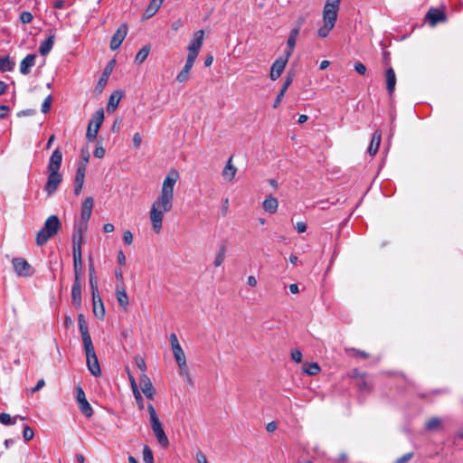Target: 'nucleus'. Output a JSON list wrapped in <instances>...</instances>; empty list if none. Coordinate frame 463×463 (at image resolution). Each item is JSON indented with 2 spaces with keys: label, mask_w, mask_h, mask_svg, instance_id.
I'll return each instance as SVG.
<instances>
[{
  "label": "nucleus",
  "mask_w": 463,
  "mask_h": 463,
  "mask_svg": "<svg viewBox=\"0 0 463 463\" xmlns=\"http://www.w3.org/2000/svg\"><path fill=\"white\" fill-rule=\"evenodd\" d=\"M71 300L77 308L81 307V284L80 280H74L71 288Z\"/></svg>",
  "instance_id": "6ab92c4d"
},
{
  "label": "nucleus",
  "mask_w": 463,
  "mask_h": 463,
  "mask_svg": "<svg viewBox=\"0 0 463 463\" xmlns=\"http://www.w3.org/2000/svg\"><path fill=\"white\" fill-rule=\"evenodd\" d=\"M237 171V167L232 163V156H231L222 171V175L226 182L231 183L234 180Z\"/></svg>",
  "instance_id": "2eb2a0df"
},
{
  "label": "nucleus",
  "mask_w": 463,
  "mask_h": 463,
  "mask_svg": "<svg viewBox=\"0 0 463 463\" xmlns=\"http://www.w3.org/2000/svg\"><path fill=\"white\" fill-rule=\"evenodd\" d=\"M90 286L92 296H95L96 294H99L97 278H90Z\"/></svg>",
  "instance_id": "3c124183"
},
{
  "label": "nucleus",
  "mask_w": 463,
  "mask_h": 463,
  "mask_svg": "<svg viewBox=\"0 0 463 463\" xmlns=\"http://www.w3.org/2000/svg\"><path fill=\"white\" fill-rule=\"evenodd\" d=\"M174 357L178 365H184V363L186 362L184 352L182 348V346L175 348L172 350Z\"/></svg>",
  "instance_id": "4c0bfd02"
},
{
  "label": "nucleus",
  "mask_w": 463,
  "mask_h": 463,
  "mask_svg": "<svg viewBox=\"0 0 463 463\" xmlns=\"http://www.w3.org/2000/svg\"><path fill=\"white\" fill-rule=\"evenodd\" d=\"M425 20L431 25L435 26L439 23L445 22L447 20L446 14L438 9V8H430L425 17Z\"/></svg>",
  "instance_id": "f8f14e48"
},
{
  "label": "nucleus",
  "mask_w": 463,
  "mask_h": 463,
  "mask_svg": "<svg viewBox=\"0 0 463 463\" xmlns=\"http://www.w3.org/2000/svg\"><path fill=\"white\" fill-rule=\"evenodd\" d=\"M196 460L198 463H208L206 457L202 452L196 454Z\"/></svg>",
  "instance_id": "774afa93"
},
{
  "label": "nucleus",
  "mask_w": 463,
  "mask_h": 463,
  "mask_svg": "<svg viewBox=\"0 0 463 463\" xmlns=\"http://www.w3.org/2000/svg\"><path fill=\"white\" fill-rule=\"evenodd\" d=\"M413 455V452L406 453L401 458H397L393 463H406L412 458Z\"/></svg>",
  "instance_id": "6e6d98bb"
},
{
  "label": "nucleus",
  "mask_w": 463,
  "mask_h": 463,
  "mask_svg": "<svg viewBox=\"0 0 463 463\" xmlns=\"http://www.w3.org/2000/svg\"><path fill=\"white\" fill-rule=\"evenodd\" d=\"M169 341L171 344L172 350L181 346L178 342V338H177L176 335L174 333L170 335Z\"/></svg>",
  "instance_id": "13d9d810"
},
{
  "label": "nucleus",
  "mask_w": 463,
  "mask_h": 463,
  "mask_svg": "<svg viewBox=\"0 0 463 463\" xmlns=\"http://www.w3.org/2000/svg\"><path fill=\"white\" fill-rule=\"evenodd\" d=\"M93 198L89 196L87 197L81 205L80 218L84 224H87L88 221L90 219L92 208H93Z\"/></svg>",
  "instance_id": "f3484780"
},
{
  "label": "nucleus",
  "mask_w": 463,
  "mask_h": 463,
  "mask_svg": "<svg viewBox=\"0 0 463 463\" xmlns=\"http://www.w3.org/2000/svg\"><path fill=\"white\" fill-rule=\"evenodd\" d=\"M279 207V201L276 197L269 195L262 203V209L268 213H275Z\"/></svg>",
  "instance_id": "b1692460"
},
{
  "label": "nucleus",
  "mask_w": 463,
  "mask_h": 463,
  "mask_svg": "<svg viewBox=\"0 0 463 463\" xmlns=\"http://www.w3.org/2000/svg\"><path fill=\"white\" fill-rule=\"evenodd\" d=\"M341 0H326L323 8V25L318 28L317 35L326 38L334 29L340 8Z\"/></svg>",
  "instance_id": "7ed1b4c3"
},
{
  "label": "nucleus",
  "mask_w": 463,
  "mask_h": 463,
  "mask_svg": "<svg viewBox=\"0 0 463 463\" xmlns=\"http://www.w3.org/2000/svg\"><path fill=\"white\" fill-rule=\"evenodd\" d=\"M345 352L350 353L352 354V356H354V357L359 356L364 359H366L369 357V354L367 353H365L364 351H361V350H358V349H355L353 347L345 348Z\"/></svg>",
  "instance_id": "c03bdc74"
},
{
  "label": "nucleus",
  "mask_w": 463,
  "mask_h": 463,
  "mask_svg": "<svg viewBox=\"0 0 463 463\" xmlns=\"http://www.w3.org/2000/svg\"><path fill=\"white\" fill-rule=\"evenodd\" d=\"M92 306L94 316L98 319L103 320L105 317V307L99 294L92 296Z\"/></svg>",
  "instance_id": "dca6fc26"
},
{
  "label": "nucleus",
  "mask_w": 463,
  "mask_h": 463,
  "mask_svg": "<svg viewBox=\"0 0 463 463\" xmlns=\"http://www.w3.org/2000/svg\"><path fill=\"white\" fill-rule=\"evenodd\" d=\"M85 164H78L76 175H75V184H83L85 179Z\"/></svg>",
  "instance_id": "f704fd0d"
},
{
  "label": "nucleus",
  "mask_w": 463,
  "mask_h": 463,
  "mask_svg": "<svg viewBox=\"0 0 463 463\" xmlns=\"http://www.w3.org/2000/svg\"><path fill=\"white\" fill-rule=\"evenodd\" d=\"M204 33L198 30L194 33L191 43L188 46V55L197 58L199 52L203 43Z\"/></svg>",
  "instance_id": "6e6552de"
},
{
  "label": "nucleus",
  "mask_w": 463,
  "mask_h": 463,
  "mask_svg": "<svg viewBox=\"0 0 463 463\" xmlns=\"http://www.w3.org/2000/svg\"><path fill=\"white\" fill-rule=\"evenodd\" d=\"M385 83L386 89L390 96H392L395 90L396 75L392 68H389L385 71Z\"/></svg>",
  "instance_id": "aec40b11"
},
{
  "label": "nucleus",
  "mask_w": 463,
  "mask_h": 463,
  "mask_svg": "<svg viewBox=\"0 0 463 463\" xmlns=\"http://www.w3.org/2000/svg\"><path fill=\"white\" fill-rule=\"evenodd\" d=\"M127 371H128V380L130 382L131 388L134 392L135 398L137 402L139 409L142 410L144 408L143 399H142V396L137 389L136 380H135L134 376L129 373V370L128 368H127Z\"/></svg>",
  "instance_id": "7c9ffc66"
},
{
  "label": "nucleus",
  "mask_w": 463,
  "mask_h": 463,
  "mask_svg": "<svg viewBox=\"0 0 463 463\" xmlns=\"http://www.w3.org/2000/svg\"><path fill=\"white\" fill-rule=\"evenodd\" d=\"M20 20L23 24H30L33 20V14L27 11L22 12L20 14Z\"/></svg>",
  "instance_id": "8fccbe9b"
},
{
  "label": "nucleus",
  "mask_w": 463,
  "mask_h": 463,
  "mask_svg": "<svg viewBox=\"0 0 463 463\" xmlns=\"http://www.w3.org/2000/svg\"><path fill=\"white\" fill-rule=\"evenodd\" d=\"M80 156H81L82 162H80V164H85V167H86L87 163L89 162V157H90L89 151L82 149L81 153H80Z\"/></svg>",
  "instance_id": "0e129e2a"
},
{
  "label": "nucleus",
  "mask_w": 463,
  "mask_h": 463,
  "mask_svg": "<svg viewBox=\"0 0 463 463\" xmlns=\"http://www.w3.org/2000/svg\"><path fill=\"white\" fill-rule=\"evenodd\" d=\"M72 256H73L74 280H80V276L82 273L81 253H72Z\"/></svg>",
  "instance_id": "c756f323"
},
{
  "label": "nucleus",
  "mask_w": 463,
  "mask_h": 463,
  "mask_svg": "<svg viewBox=\"0 0 463 463\" xmlns=\"http://www.w3.org/2000/svg\"><path fill=\"white\" fill-rule=\"evenodd\" d=\"M179 178L178 171L175 168L170 169L163 181L159 195L151 205L149 220L156 233L162 230L165 213L173 208L175 185Z\"/></svg>",
  "instance_id": "f257e3e1"
},
{
  "label": "nucleus",
  "mask_w": 463,
  "mask_h": 463,
  "mask_svg": "<svg viewBox=\"0 0 463 463\" xmlns=\"http://www.w3.org/2000/svg\"><path fill=\"white\" fill-rule=\"evenodd\" d=\"M33 430L29 426H24V431H23V437L25 441H29L33 439Z\"/></svg>",
  "instance_id": "09e8293b"
},
{
  "label": "nucleus",
  "mask_w": 463,
  "mask_h": 463,
  "mask_svg": "<svg viewBox=\"0 0 463 463\" xmlns=\"http://www.w3.org/2000/svg\"><path fill=\"white\" fill-rule=\"evenodd\" d=\"M179 366V374L183 377H184L187 381V383H189L190 384H192V378H191V375L189 373V370H188V366H187V364L186 362L184 363V365H178Z\"/></svg>",
  "instance_id": "37998d69"
},
{
  "label": "nucleus",
  "mask_w": 463,
  "mask_h": 463,
  "mask_svg": "<svg viewBox=\"0 0 463 463\" xmlns=\"http://www.w3.org/2000/svg\"><path fill=\"white\" fill-rule=\"evenodd\" d=\"M15 273L20 277H30L33 274V267L24 258H14L12 260Z\"/></svg>",
  "instance_id": "0eeeda50"
},
{
  "label": "nucleus",
  "mask_w": 463,
  "mask_h": 463,
  "mask_svg": "<svg viewBox=\"0 0 463 463\" xmlns=\"http://www.w3.org/2000/svg\"><path fill=\"white\" fill-rule=\"evenodd\" d=\"M14 62L9 58V56L0 57L1 71H11L14 70Z\"/></svg>",
  "instance_id": "473e14b6"
},
{
  "label": "nucleus",
  "mask_w": 463,
  "mask_h": 463,
  "mask_svg": "<svg viewBox=\"0 0 463 463\" xmlns=\"http://www.w3.org/2000/svg\"><path fill=\"white\" fill-rule=\"evenodd\" d=\"M77 402L80 411L86 416L90 417L93 413L92 408L86 399L85 392L80 386L77 387Z\"/></svg>",
  "instance_id": "9b49d317"
},
{
  "label": "nucleus",
  "mask_w": 463,
  "mask_h": 463,
  "mask_svg": "<svg viewBox=\"0 0 463 463\" xmlns=\"http://www.w3.org/2000/svg\"><path fill=\"white\" fill-rule=\"evenodd\" d=\"M441 428H442L441 420L437 417L430 418L426 423V429L428 430H440Z\"/></svg>",
  "instance_id": "e433bc0d"
},
{
  "label": "nucleus",
  "mask_w": 463,
  "mask_h": 463,
  "mask_svg": "<svg viewBox=\"0 0 463 463\" xmlns=\"http://www.w3.org/2000/svg\"><path fill=\"white\" fill-rule=\"evenodd\" d=\"M225 259V250L224 248H221L220 250L216 253L213 260V265L215 267H220Z\"/></svg>",
  "instance_id": "79ce46f5"
},
{
  "label": "nucleus",
  "mask_w": 463,
  "mask_h": 463,
  "mask_svg": "<svg viewBox=\"0 0 463 463\" xmlns=\"http://www.w3.org/2000/svg\"><path fill=\"white\" fill-rule=\"evenodd\" d=\"M291 358L294 362L298 364L302 360V353L299 350L295 349L291 352Z\"/></svg>",
  "instance_id": "4d7b16f0"
},
{
  "label": "nucleus",
  "mask_w": 463,
  "mask_h": 463,
  "mask_svg": "<svg viewBox=\"0 0 463 463\" xmlns=\"http://www.w3.org/2000/svg\"><path fill=\"white\" fill-rule=\"evenodd\" d=\"M54 44V35H50L44 42H43L39 48V52L45 56L47 55Z\"/></svg>",
  "instance_id": "2f4dec72"
},
{
  "label": "nucleus",
  "mask_w": 463,
  "mask_h": 463,
  "mask_svg": "<svg viewBox=\"0 0 463 463\" xmlns=\"http://www.w3.org/2000/svg\"><path fill=\"white\" fill-rule=\"evenodd\" d=\"M135 361H136L137 366L140 369V371L143 373H145V372L146 370V365L145 360L142 357L137 355L135 357Z\"/></svg>",
  "instance_id": "603ef678"
},
{
  "label": "nucleus",
  "mask_w": 463,
  "mask_h": 463,
  "mask_svg": "<svg viewBox=\"0 0 463 463\" xmlns=\"http://www.w3.org/2000/svg\"><path fill=\"white\" fill-rule=\"evenodd\" d=\"M142 138L139 133H136L133 136V145L136 148H138L140 146Z\"/></svg>",
  "instance_id": "e2e57ef3"
},
{
  "label": "nucleus",
  "mask_w": 463,
  "mask_h": 463,
  "mask_svg": "<svg viewBox=\"0 0 463 463\" xmlns=\"http://www.w3.org/2000/svg\"><path fill=\"white\" fill-rule=\"evenodd\" d=\"M189 76H190L189 72H187V71L185 72L184 71L182 70L176 75V80L180 83L184 82L189 79Z\"/></svg>",
  "instance_id": "864d4df0"
},
{
  "label": "nucleus",
  "mask_w": 463,
  "mask_h": 463,
  "mask_svg": "<svg viewBox=\"0 0 463 463\" xmlns=\"http://www.w3.org/2000/svg\"><path fill=\"white\" fill-rule=\"evenodd\" d=\"M143 460L145 463H155L153 451L147 445L143 447Z\"/></svg>",
  "instance_id": "58836bf2"
},
{
  "label": "nucleus",
  "mask_w": 463,
  "mask_h": 463,
  "mask_svg": "<svg viewBox=\"0 0 463 463\" xmlns=\"http://www.w3.org/2000/svg\"><path fill=\"white\" fill-rule=\"evenodd\" d=\"M195 60H196L195 57L187 55L185 64H184V68L182 70L184 71L185 72L187 71V72L190 73Z\"/></svg>",
  "instance_id": "de8ad7c7"
},
{
  "label": "nucleus",
  "mask_w": 463,
  "mask_h": 463,
  "mask_svg": "<svg viewBox=\"0 0 463 463\" xmlns=\"http://www.w3.org/2000/svg\"><path fill=\"white\" fill-rule=\"evenodd\" d=\"M123 93L120 90H116L113 93H111L107 109L109 112H113L118 106L120 99H122Z\"/></svg>",
  "instance_id": "bb28decb"
},
{
  "label": "nucleus",
  "mask_w": 463,
  "mask_h": 463,
  "mask_svg": "<svg viewBox=\"0 0 463 463\" xmlns=\"http://www.w3.org/2000/svg\"><path fill=\"white\" fill-rule=\"evenodd\" d=\"M45 385V382L43 379H41L37 382L36 385L32 389V392H36L40 391Z\"/></svg>",
  "instance_id": "338daca9"
},
{
  "label": "nucleus",
  "mask_w": 463,
  "mask_h": 463,
  "mask_svg": "<svg viewBox=\"0 0 463 463\" xmlns=\"http://www.w3.org/2000/svg\"><path fill=\"white\" fill-rule=\"evenodd\" d=\"M354 70L360 75H364L366 72V67L359 61L354 63Z\"/></svg>",
  "instance_id": "bf43d9fd"
},
{
  "label": "nucleus",
  "mask_w": 463,
  "mask_h": 463,
  "mask_svg": "<svg viewBox=\"0 0 463 463\" xmlns=\"http://www.w3.org/2000/svg\"><path fill=\"white\" fill-rule=\"evenodd\" d=\"M93 155L97 158H103L105 156V149L102 146H98L94 150Z\"/></svg>",
  "instance_id": "052dcab7"
},
{
  "label": "nucleus",
  "mask_w": 463,
  "mask_h": 463,
  "mask_svg": "<svg viewBox=\"0 0 463 463\" xmlns=\"http://www.w3.org/2000/svg\"><path fill=\"white\" fill-rule=\"evenodd\" d=\"M83 347L86 354L88 369L94 376H99L101 374V370L97 354L95 353L92 340L83 342Z\"/></svg>",
  "instance_id": "39448f33"
},
{
  "label": "nucleus",
  "mask_w": 463,
  "mask_h": 463,
  "mask_svg": "<svg viewBox=\"0 0 463 463\" xmlns=\"http://www.w3.org/2000/svg\"><path fill=\"white\" fill-rule=\"evenodd\" d=\"M288 56H281L278 58L271 65L270 69V79L276 80L280 77L288 61Z\"/></svg>",
  "instance_id": "1a4fd4ad"
},
{
  "label": "nucleus",
  "mask_w": 463,
  "mask_h": 463,
  "mask_svg": "<svg viewBox=\"0 0 463 463\" xmlns=\"http://www.w3.org/2000/svg\"><path fill=\"white\" fill-rule=\"evenodd\" d=\"M116 298L119 306L123 309H127L129 304L128 294L123 286L117 285L116 287Z\"/></svg>",
  "instance_id": "5701e85b"
},
{
  "label": "nucleus",
  "mask_w": 463,
  "mask_h": 463,
  "mask_svg": "<svg viewBox=\"0 0 463 463\" xmlns=\"http://www.w3.org/2000/svg\"><path fill=\"white\" fill-rule=\"evenodd\" d=\"M299 33V27L293 28L288 35V39L287 42L288 44V50L285 52V55L290 56L293 52L294 47L296 45L297 37Z\"/></svg>",
  "instance_id": "a878e982"
},
{
  "label": "nucleus",
  "mask_w": 463,
  "mask_h": 463,
  "mask_svg": "<svg viewBox=\"0 0 463 463\" xmlns=\"http://www.w3.org/2000/svg\"><path fill=\"white\" fill-rule=\"evenodd\" d=\"M303 370L308 375H316L319 373L320 367L317 363H312L305 365Z\"/></svg>",
  "instance_id": "ea45409f"
},
{
  "label": "nucleus",
  "mask_w": 463,
  "mask_h": 463,
  "mask_svg": "<svg viewBox=\"0 0 463 463\" xmlns=\"http://www.w3.org/2000/svg\"><path fill=\"white\" fill-rule=\"evenodd\" d=\"M382 140V132L380 130H375L373 134L371 144L368 147V153L370 156H374L378 152L380 144Z\"/></svg>",
  "instance_id": "393cba45"
},
{
  "label": "nucleus",
  "mask_w": 463,
  "mask_h": 463,
  "mask_svg": "<svg viewBox=\"0 0 463 463\" xmlns=\"http://www.w3.org/2000/svg\"><path fill=\"white\" fill-rule=\"evenodd\" d=\"M150 52V47L148 45H145L143 48H141L138 52L136 55L135 61L138 64L143 63Z\"/></svg>",
  "instance_id": "c9c22d12"
},
{
  "label": "nucleus",
  "mask_w": 463,
  "mask_h": 463,
  "mask_svg": "<svg viewBox=\"0 0 463 463\" xmlns=\"http://www.w3.org/2000/svg\"><path fill=\"white\" fill-rule=\"evenodd\" d=\"M147 411L149 413L150 425L161 422L152 404H148Z\"/></svg>",
  "instance_id": "a19ab883"
},
{
  "label": "nucleus",
  "mask_w": 463,
  "mask_h": 463,
  "mask_svg": "<svg viewBox=\"0 0 463 463\" xmlns=\"http://www.w3.org/2000/svg\"><path fill=\"white\" fill-rule=\"evenodd\" d=\"M87 229V224H80L75 229L72 234V253H81V245L83 243L82 232Z\"/></svg>",
  "instance_id": "ddd939ff"
},
{
  "label": "nucleus",
  "mask_w": 463,
  "mask_h": 463,
  "mask_svg": "<svg viewBox=\"0 0 463 463\" xmlns=\"http://www.w3.org/2000/svg\"><path fill=\"white\" fill-rule=\"evenodd\" d=\"M17 419H20L22 420H24V417L22 416H19V415H16L14 417H12L10 414L8 413H5V412H3L0 414V422L4 425H12V424H15L16 422V420Z\"/></svg>",
  "instance_id": "72a5a7b5"
},
{
  "label": "nucleus",
  "mask_w": 463,
  "mask_h": 463,
  "mask_svg": "<svg viewBox=\"0 0 463 463\" xmlns=\"http://www.w3.org/2000/svg\"><path fill=\"white\" fill-rule=\"evenodd\" d=\"M285 94H286V92L280 90V91L279 92V94H278V96H277V98H276V99L274 101L273 108L276 109V108H278L279 106V104H280L282 99L284 98Z\"/></svg>",
  "instance_id": "680f3d73"
},
{
  "label": "nucleus",
  "mask_w": 463,
  "mask_h": 463,
  "mask_svg": "<svg viewBox=\"0 0 463 463\" xmlns=\"http://www.w3.org/2000/svg\"><path fill=\"white\" fill-rule=\"evenodd\" d=\"M78 321H79V329L81 335L82 342L90 341L91 337L89 333V328L87 326V323L85 321L84 316L82 314H80L78 316Z\"/></svg>",
  "instance_id": "c85d7f7f"
},
{
  "label": "nucleus",
  "mask_w": 463,
  "mask_h": 463,
  "mask_svg": "<svg viewBox=\"0 0 463 463\" xmlns=\"http://www.w3.org/2000/svg\"><path fill=\"white\" fill-rule=\"evenodd\" d=\"M296 229L299 233L305 232L307 231V224L303 222H298L296 224Z\"/></svg>",
  "instance_id": "69168bd1"
},
{
  "label": "nucleus",
  "mask_w": 463,
  "mask_h": 463,
  "mask_svg": "<svg viewBox=\"0 0 463 463\" xmlns=\"http://www.w3.org/2000/svg\"><path fill=\"white\" fill-rule=\"evenodd\" d=\"M151 429H152L158 443L163 448H165V449L167 448L169 446V440H168L166 434L165 433L162 423L158 422V423L153 424V425H151Z\"/></svg>",
  "instance_id": "4468645a"
},
{
  "label": "nucleus",
  "mask_w": 463,
  "mask_h": 463,
  "mask_svg": "<svg viewBox=\"0 0 463 463\" xmlns=\"http://www.w3.org/2000/svg\"><path fill=\"white\" fill-rule=\"evenodd\" d=\"M35 54H28L24 57V59L20 63V72L24 75H27L30 73L31 69L35 64Z\"/></svg>",
  "instance_id": "412c9836"
},
{
  "label": "nucleus",
  "mask_w": 463,
  "mask_h": 463,
  "mask_svg": "<svg viewBox=\"0 0 463 463\" xmlns=\"http://www.w3.org/2000/svg\"><path fill=\"white\" fill-rule=\"evenodd\" d=\"M164 0H152L149 5L146 7V11L143 14L144 19H148L155 15L156 12L159 10L162 5Z\"/></svg>",
  "instance_id": "cd10ccee"
},
{
  "label": "nucleus",
  "mask_w": 463,
  "mask_h": 463,
  "mask_svg": "<svg viewBox=\"0 0 463 463\" xmlns=\"http://www.w3.org/2000/svg\"><path fill=\"white\" fill-rule=\"evenodd\" d=\"M115 61H111L108 65L107 67L104 69L103 72H102V75L100 77V79L98 81V84H97V87L96 89L101 92L104 89V87L106 86L107 84V81H108V79L110 75V73L112 72V70H113V64H114Z\"/></svg>",
  "instance_id": "4be33fe9"
},
{
  "label": "nucleus",
  "mask_w": 463,
  "mask_h": 463,
  "mask_svg": "<svg viewBox=\"0 0 463 463\" xmlns=\"http://www.w3.org/2000/svg\"><path fill=\"white\" fill-rule=\"evenodd\" d=\"M127 34H128V25L126 24H122L118 28V30L116 31V33H114V35L111 38L110 44H109L110 49L112 51L118 49L119 46L121 45L122 42L126 38Z\"/></svg>",
  "instance_id": "9d476101"
},
{
  "label": "nucleus",
  "mask_w": 463,
  "mask_h": 463,
  "mask_svg": "<svg viewBox=\"0 0 463 463\" xmlns=\"http://www.w3.org/2000/svg\"><path fill=\"white\" fill-rule=\"evenodd\" d=\"M293 79H294V73L292 72H288L287 76H286V79H285V81L282 85V88H281V90L287 92L288 87L292 84L293 82Z\"/></svg>",
  "instance_id": "49530a36"
},
{
  "label": "nucleus",
  "mask_w": 463,
  "mask_h": 463,
  "mask_svg": "<svg viewBox=\"0 0 463 463\" xmlns=\"http://www.w3.org/2000/svg\"><path fill=\"white\" fill-rule=\"evenodd\" d=\"M123 241L127 245H130L133 242V234L129 230H127L123 233Z\"/></svg>",
  "instance_id": "5fc2aeb1"
},
{
  "label": "nucleus",
  "mask_w": 463,
  "mask_h": 463,
  "mask_svg": "<svg viewBox=\"0 0 463 463\" xmlns=\"http://www.w3.org/2000/svg\"><path fill=\"white\" fill-rule=\"evenodd\" d=\"M52 98L51 95L47 96L43 104H42V108H41V110L43 113H48L51 109V104H52Z\"/></svg>",
  "instance_id": "a18cd8bd"
},
{
  "label": "nucleus",
  "mask_w": 463,
  "mask_h": 463,
  "mask_svg": "<svg viewBox=\"0 0 463 463\" xmlns=\"http://www.w3.org/2000/svg\"><path fill=\"white\" fill-rule=\"evenodd\" d=\"M61 222L56 215L49 216L44 222L42 229L37 232L35 242L38 246H43L51 238H52L55 234L58 233L61 229Z\"/></svg>",
  "instance_id": "20e7f679"
},
{
  "label": "nucleus",
  "mask_w": 463,
  "mask_h": 463,
  "mask_svg": "<svg viewBox=\"0 0 463 463\" xmlns=\"http://www.w3.org/2000/svg\"><path fill=\"white\" fill-rule=\"evenodd\" d=\"M104 120V110L99 109L92 116L88 125L86 137L90 142H92L97 137L99 129Z\"/></svg>",
  "instance_id": "423d86ee"
},
{
  "label": "nucleus",
  "mask_w": 463,
  "mask_h": 463,
  "mask_svg": "<svg viewBox=\"0 0 463 463\" xmlns=\"http://www.w3.org/2000/svg\"><path fill=\"white\" fill-rule=\"evenodd\" d=\"M141 390L147 399L152 400L155 395V389L147 375L143 373L140 377Z\"/></svg>",
  "instance_id": "a211bd4d"
},
{
  "label": "nucleus",
  "mask_w": 463,
  "mask_h": 463,
  "mask_svg": "<svg viewBox=\"0 0 463 463\" xmlns=\"http://www.w3.org/2000/svg\"><path fill=\"white\" fill-rule=\"evenodd\" d=\"M62 162V152L60 147H57L52 154L49 164L48 172L49 175L44 186L45 192L48 195H52L58 189L59 184L62 181V175L59 172Z\"/></svg>",
  "instance_id": "f03ea898"
}]
</instances>
